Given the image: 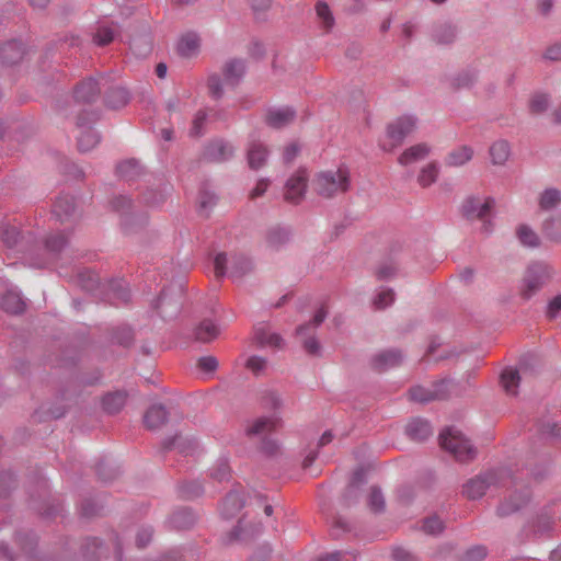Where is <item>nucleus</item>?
Returning <instances> with one entry per match:
<instances>
[{"label": "nucleus", "instance_id": "obj_51", "mask_svg": "<svg viewBox=\"0 0 561 561\" xmlns=\"http://www.w3.org/2000/svg\"><path fill=\"white\" fill-rule=\"evenodd\" d=\"M129 47L138 57H146L151 53V38L148 33L141 36H135L129 41Z\"/></svg>", "mask_w": 561, "mask_h": 561}, {"label": "nucleus", "instance_id": "obj_44", "mask_svg": "<svg viewBox=\"0 0 561 561\" xmlns=\"http://www.w3.org/2000/svg\"><path fill=\"white\" fill-rule=\"evenodd\" d=\"M554 520V512L550 506L543 507L536 516L534 522V531L543 535L551 530Z\"/></svg>", "mask_w": 561, "mask_h": 561}, {"label": "nucleus", "instance_id": "obj_28", "mask_svg": "<svg viewBox=\"0 0 561 561\" xmlns=\"http://www.w3.org/2000/svg\"><path fill=\"white\" fill-rule=\"evenodd\" d=\"M24 55V46L20 41L13 39L5 43L0 48V58L4 65H15L22 60Z\"/></svg>", "mask_w": 561, "mask_h": 561}, {"label": "nucleus", "instance_id": "obj_63", "mask_svg": "<svg viewBox=\"0 0 561 561\" xmlns=\"http://www.w3.org/2000/svg\"><path fill=\"white\" fill-rule=\"evenodd\" d=\"M207 121V114L204 111H198L195 114V117L192 123V127L190 129L191 137H201L205 133V125Z\"/></svg>", "mask_w": 561, "mask_h": 561}, {"label": "nucleus", "instance_id": "obj_17", "mask_svg": "<svg viewBox=\"0 0 561 561\" xmlns=\"http://www.w3.org/2000/svg\"><path fill=\"white\" fill-rule=\"evenodd\" d=\"M526 374L527 367L524 364H520L518 368H505L501 374V383L505 392L510 396H516L518 385Z\"/></svg>", "mask_w": 561, "mask_h": 561}, {"label": "nucleus", "instance_id": "obj_8", "mask_svg": "<svg viewBox=\"0 0 561 561\" xmlns=\"http://www.w3.org/2000/svg\"><path fill=\"white\" fill-rule=\"evenodd\" d=\"M113 207L121 213V225L125 233H134L144 228L148 221L147 215L135 214L131 210L133 202L127 196H118L113 201Z\"/></svg>", "mask_w": 561, "mask_h": 561}, {"label": "nucleus", "instance_id": "obj_39", "mask_svg": "<svg viewBox=\"0 0 561 561\" xmlns=\"http://www.w3.org/2000/svg\"><path fill=\"white\" fill-rule=\"evenodd\" d=\"M0 307L8 313L19 314L25 309V302L21 298L20 294L9 290L1 296Z\"/></svg>", "mask_w": 561, "mask_h": 561}, {"label": "nucleus", "instance_id": "obj_56", "mask_svg": "<svg viewBox=\"0 0 561 561\" xmlns=\"http://www.w3.org/2000/svg\"><path fill=\"white\" fill-rule=\"evenodd\" d=\"M204 493V488L198 481H190L179 485V495L183 500H194Z\"/></svg>", "mask_w": 561, "mask_h": 561}, {"label": "nucleus", "instance_id": "obj_37", "mask_svg": "<svg viewBox=\"0 0 561 561\" xmlns=\"http://www.w3.org/2000/svg\"><path fill=\"white\" fill-rule=\"evenodd\" d=\"M116 173L121 179L133 182L144 174V169L138 160L128 159L117 164Z\"/></svg>", "mask_w": 561, "mask_h": 561}, {"label": "nucleus", "instance_id": "obj_36", "mask_svg": "<svg viewBox=\"0 0 561 561\" xmlns=\"http://www.w3.org/2000/svg\"><path fill=\"white\" fill-rule=\"evenodd\" d=\"M254 341L262 347L271 346L280 348L284 344V340L279 334L268 332L266 325L262 323L255 327Z\"/></svg>", "mask_w": 561, "mask_h": 561}, {"label": "nucleus", "instance_id": "obj_35", "mask_svg": "<svg viewBox=\"0 0 561 561\" xmlns=\"http://www.w3.org/2000/svg\"><path fill=\"white\" fill-rule=\"evenodd\" d=\"M126 400V391L117 390L108 392L102 398V408L107 414H116L124 408Z\"/></svg>", "mask_w": 561, "mask_h": 561}, {"label": "nucleus", "instance_id": "obj_59", "mask_svg": "<svg viewBox=\"0 0 561 561\" xmlns=\"http://www.w3.org/2000/svg\"><path fill=\"white\" fill-rule=\"evenodd\" d=\"M368 506L375 513L383 512L386 502L383 494L378 486H371L368 497Z\"/></svg>", "mask_w": 561, "mask_h": 561}, {"label": "nucleus", "instance_id": "obj_60", "mask_svg": "<svg viewBox=\"0 0 561 561\" xmlns=\"http://www.w3.org/2000/svg\"><path fill=\"white\" fill-rule=\"evenodd\" d=\"M80 285L88 291H95L100 286V279L94 272L83 271L79 274Z\"/></svg>", "mask_w": 561, "mask_h": 561}, {"label": "nucleus", "instance_id": "obj_9", "mask_svg": "<svg viewBox=\"0 0 561 561\" xmlns=\"http://www.w3.org/2000/svg\"><path fill=\"white\" fill-rule=\"evenodd\" d=\"M98 121L94 112H82L77 117V126L81 129L78 137V149L81 152H88L100 142V135L94 131L90 125Z\"/></svg>", "mask_w": 561, "mask_h": 561}, {"label": "nucleus", "instance_id": "obj_55", "mask_svg": "<svg viewBox=\"0 0 561 561\" xmlns=\"http://www.w3.org/2000/svg\"><path fill=\"white\" fill-rule=\"evenodd\" d=\"M546 236L553 241H561V213L547 219L542 225Z\"/></svg>", "mask_w": 561, "mask_h": 561}, {"label": "nucleus", "instance_id": "obj_24", "mask_svg": "<svg viewBox=\"0 0 561 561\" xmlns=\"http://www.w3.org/2000/svg\"><path fill=\"white\" fill-rule=\"evenodd\" d=\"M431 153V147L425 144H416L407 148L398 158L401 165H409L424 160Z\"/></svg>", "mask_w": 561, "mask_h": 561}, {"label": "nucleus", "instance_id": "obj_45", "mask_svg": "<svg viewBox=\"0 0 561 561\" xmlns=\"http://www.w3.org/2000/svg\"><path fill=\"white\" fill-rule=\"evenodd\" d=\"M290 239V231L283 227H273L266 233V242L268 247L278 250L288 243Z\"/></svg>", "mask_w": 561, "mask_h": 561}, {"label": "nucleus", "instance_id": "obj_57", "mask_svg": "<svg viewBox=\"0 0 561 561\" xmlns=\"http://www.w3.org/2000/svg\"><path fill=\"white\" fill-rule=\"evenodd\" d=\"M116 33L114 27L101 25L93 34V43L98 46H106L114 41Z\"/></svg>", "mask_w": 561, "mask_h": 561}, {"label": "nucleus", "instance_id": "obj_38", "mask_svg": "<svg viewBox=\"0 0 561 561\" xmlns=\"http://www.w3.org/2000/svg\"><path fill=\"white\" fill-rule=\"evenodd\" d=\"M314 11L320 26L325 34L332 32L335 25L334 15L325 1L319 0L314 5Z\"/></svg>", "mask_w": 561, "mask_h": 561}, {"label": "nucleus", "instance_id": "obj_31", "mask_svg": "<svg viewBox=\"0 0 561 561\" xmlns=\"http://www.w3.org/2000/svg\"><path fill=\"white\" fill-rule=\"evenodd\" d=\"M168 411L162 404L151 405L144 415V423L149 430H157L168 421Z\"/></svg>", "mask_w": 561, "mask_h": 561}, {"label": "nucleus", "instance_id": "obj_22", "mask_svg": "<svg viewBox=\"0 0 561 561\" xmlns=\"http://www.w3.org/2000/svg\"><path fill=\"white\" fill-rule=\"evenodd\" d=\"M268 157V150L264 144L259 140H252L249 144L247 158L249 167L252 170H259L265 165Z\"/></svg>", "mask_w": 561, "mask_h": 561}, {"label": "nucleus", "instance_id": "obj_46", "mask_svg": "<svg viewBox=\"0 0 561 561\" xmlns=\"http://www.w3.org/2000/svg\"><path fill=\"white\" fill-rule=\"evenodd\" d=\"M129 92L122 87L112 88L106 92L105 103L112 108H121L129 102Z\"/></svg>", "mask_w": 561, "mask_h": 561}, {"label": "nucleus", "instance_id": "obj_5", "mask_svg": "<svg viewBox=\"0 0 561 561\" xmlns=\"http://www.w3.org/2000/svg\"><path fill=\"white\" fill-rule=\"evenodd\" d=\"M439 444L458 461L472 460L477 455V450L470 442L460 431L454 427H449L439 434Z\"/></svg>", "mask_w": 561, "mask_h": 561}, {"label": "nucleus", "instance_id": "obj_25", "mask_svg": "<svg viewBox=\"0 0 561 561\" xmlns=\"http://www.w3.org/2000/svg\"><path fill=\"white\" fill-rule=\"evenodd\" d=\"M197 444L195 439L184 437L181 434H176L173 437L165 438L162 443V448L165 451L178 450L180 454L188 455L195 450Z\"/></svg>", "mask_w": 561, "mask_h": 561}, {"label": "nucleus", "instance_id": "obj_43", "mask_svg": "<svg viewBox=\"0 0 561 561\" xmlns=\"http://www.w3.org/2000/svg\"><path fill=\"white\" fill-rule=\"evenodd\" d=\"M365 483V470L363 468H358L352 478L350 485L346 489L344 494V503L345 505H351L352 503L357 502L358 500V488Z\"/></svg>", "mask_w": 561, "mask_h": 561}, {"label": "nucleus", "instance_id": "obj_34", "mask_svg": "<svg viewBox=\"0 0 561 561\" xmlns=\"http://www.w3.org/2000/svg\"><path fill=\"white\" fill-rule=\"evenodd\" d=\"M457 28L448 22L438 23L433 27L432 38L438 45H449L456 41Z\"/></svg>", "mask_w": 561, "mask_h": 561}, {"label": "nucleus", "instance_id": "obj_49", "mask_svg": "<svg viewBox=\"0 0 561 561\" xmlns=\"http://www.w3.org/2000/svg\"><path fill=\"white\" fill-rule=\"evenodd\" d=\"M20 230L12 225H0V241L9 249L15 248L22 240Z\"/></svg>", "mask_w": 561, "mask_h": 561}, {"label": "nucleus", "instance_id": "obj_64", "mask_svg": "<svg viewBox=\"0 0 561 561\" xmlns=\"http://www.w3.org/2000/svg\"><path fill=\"white\" fill-rule=\"evenodd\" d=\"M15 485V479L12 472L2 471L0 473V499H7Z\"/></svg>", "mask_w": 561, "mask_h": 561}, {"label": "nucleus", "instance_id": "obj_18", "mask_svg": "<svg viewBox=\"0 0 561 561\" xmlns=\"http://www.w3.org/2000/svg\"><path fill=\"white\" fill-rule=\"evenodd\" d=\"M101 93L98 81L94 78H88L76 85L75 99L82 103H92L98 100Z\"/></svg>", "mask_w": 561, "mask_h": 561}, {"label": "nucleus", "instance_id": "obj_61", "mask_svg": "<svg viewBox=\"0 0 561 561\" xmlns=\"http://www.w3.org/2000/svg\"><path fill=\"white\" fill-rule=\"evenodd\" d=\"M16 542L20 545L21 550L27 554L32 556L34 548L37 543L36 537L33 533H24L18 534L15 538Z\"/></svg>", "mask_w": 561, "mask_h": 561}, {"label": "nucleus", "instance_id": "obj_11", "mask_svg": "<svg viewBox=\"0 0 561 561\" xmlns=\"http://www.w3.org/2000/svg\"><path fill=\"white\" fill-rule=\"evenodd\" d=\"M448 396V382L445 380L434 383L431 388L415 386L409 390L410 399L419 403H428L434 400H444L447 399Z\"/></svg>", "mask_w": 561, "mask_h": 561}, {"label": "nucleus", "instance_id": "obj_32", "mask_svg": "<svg viewBox=\"0 0 561 561\" xmlns=\"http://www.w3.org/2000/svg\"><path fill=\"white\" fill-rule=\"evenodd\" d=\"M243 506V495L239 491L233 490L226 495L220 512L222 517L229 519L234 517Z\"/></svg>", "mask_w": 561, "mask_h": 561}, {"label": "nucleus", "instance_id": "obj_54", "mask_svg": "<svg viewBox=\"0 0 561 561\" xmlns=\"http://www.w3.org/2000/svg\"><path fill=\"white\" fill-rule=\"evenodd\" d=\"M438 172L439 169L436 162H431L426 164L424 168H422L417 176L419 184L422 187H428L430 185L436 182Z\"/></svg>", "mask_w": 561, "mask_h": 561}, {"label": "nucleus", "instance_id": "obj_20", "mask_svg": "<svg viewBox=\"0 0 561 561\" xmlns=\"http://www.w3.org/2000/svg\"><path fill=\"white\" fill-rule=\"evenodd\" d=\"M245 61L240 58H232L228 60L222 69L224 78L227 84L236 87L245 75Z\"/></svg>", "mask_w": 561, "mask_h": 561}, {"label": "nucleus", "instance_id": "obj_7", "mask_svg": "<svg viewBox=\"0 0 561 561\" xmlns=\"http://www.w3.org/2000/svg\"><path fill=\"white\" fill-rule=\"evenodd\" d=\"M417 125V118L413 115H402L393 119L387 125L386 136L387 142L381 145L385 151H392L402 145L404 139L412 135Z\"/></svg>", "mask_w": 561, "mask_h": 561}, {"label": "nucleus", "instance_id": "obj_53", "mask_svg": "<svg viewBox=\"0 0 561 561\" xmlns=\"http://www.w3.org/2000/svg\"><path fill=\"white\" fill-rule=\"evenodd\" d=\"M477 71L462 70L453 78L451 85L455 89H470L477 82Z\"/></svg>", "mask_w": 561, "mask_h": 561}, {"label": "nucleus", "instance_id": "obj_40", "mask_svg": "<svg viewBox=\"0 0 561 561\" xmlns=\"http://www.w3.org/2000/svg\"><path fill=\"white\" fill-rule=\"evenodd\" d=\"M529 500L528 493H520L518 495L511 496L508 500L503 501L496 510V513L501 517L508 516L517 512L523 507Z\"/></svg>", "mask_w": 561, "mask_h": 561}, {"label": "nucleus", "instance_id": "obj_15", "mask_svg": "<svg viewBox=\"0 0 561 561\" xmlns=\"http://www.w3.org/2000/svg\"><path fill=\"white\" fill-rule=\"evenodd\" d=\"M67 245V237L62 232L49 234L44 242L46 257L35 261L31 265L34 267H44L55 260L61 250Z\"/></svg>", "mask_w": 561, "mask_h": 561}, {"label": "nucleus", "instance_id": "obj_4", "mask_svg": "<svg viewBox=\"0 0 561 561\" xmlns=\"http://www.w3.org/2000/svg\"><path fill=\"white\" fill-rule=\"evenodd\" d=\"M508 480L507 470H490L467 481L462 486V494L469 500H478L493 486H506Z\"/></svg>", "mask_w": 561, "mask_h": 561}, {"label": "nucleus", "instance_id": "obj_58", "mask_svg": "<svg viewBox=\"0 0 561 561\" xmlns=\"http://www.w3.org/2000/svg\"><path fill=\"white\" fill-rule=\"evenodd\" d=\"M103 550V542L98 538H88L83 546V557L88 561H98L101 551Z\"/></svg>", "mask_w": 561, "mask_h": 561}, {"label": "nucleus", "instance_id": "obj_27", "mask_svg": "<svg viewBox=\"0 0 561 561\" xmlns=\"http://www.w3.org/2000/svg\"><path fill=\"white\" fill-rule=\"evenodd\" d=\"M280 424V420L277 417H259L245 427V434L248 436H260L276 430Z\"/></svg>", "mask_w": 561, "mask_h": 561}, {"label": "nucleus", "instance_id": "obj_62", "mask_svg": "<svg viewBox=\"0 0 561 561\" xmlns=\"http://www.w3.org/2000/svg\"><path fill=\"white\" fill-rule=\"evenodd\" d=\"M210 477L219 482L230 478V467L226 459H219L210 470Z\"/></svg>", "mask_w": 561, "mask_h": 561}, {"label": "nucleus", "instance_id": "obj_10", "mask_svg": "<svg viewBox=\"0 0 561 561\" xmlns=\"http://www.w3.org/2000/svg\"><path fill=\"white\" fill-rule=\"evenodd\" d=\"M327 316H328V311L325 310L324 307H321L317 310V312L313 316V319L310 322L301 324L296 329V334L298 336H304L302 346H304V350L309 355H312V356L320 355L321 345H320L319 341L313 335L308 336L307 333L309 330L317 329L319 325H321V323L325 320Z\"/></svg>", "mask_w": 561, "mask_h": 561}, {"label": "nucleus", "instance_id": "obj_29", "mask_svg": "<svg viewBox=\"0 0 561 561\" xmlns=\"http://www.w3.org/2000/svg\"><path fill=\"white\" fill-rule=\"evenodd\" d=\"M405 433L411 439L415 442H423L432 435L433 431L431 424L426 420L416 417L408 423Z\"/></svg>", "mask_w": 561, "mask_h": 561}, {"label": "nucleus", "instance_id": "obj_19", "mask_svg": "<svg viewBox=\"0 0 561 561\" xmlns=\"http://www.w3.org/2000/svg\"><path fill=\"white\" fill-rule=\"evenodd\" d=\"M295 117L296 111L293 107L271 108L266 114V123L273 128H283L293 123Z\"/></svg>", "mask_w": 561, "mask_h": 561}, {"label": "nucleus", "instance_id": "obj_41", "mask_svg": "<svg viewBox=\"0 0 561 561\" xmlns=\"http://www.w3.org/2000/svg\"><path fill=\"white\" fill-rule=\"evenodd\" d=\"M473 157V149L470 146H460L451 150L446 159L445 164L448 167H462Z\"/></svg>", "mask_w": 561, "mask_h": 561}, {"label": "nucleus", "instance_id": "obj_21", "mask_svg": "<svg viewBox=\"0 0 561 561\" xmlns=\"http://www.w3.org/2000/svg\"><path fill=\"white\" fill-rule=\"evenodd\" d=\"M234 153L233 147L225 140L211 141L205 150V156L214 162H222L230 159Z\"/></svg>", "mask_w": 561, "mask_h": 561}, {"label": "nucleus", "instance_id": "obj_26", "mask_svg": "<svg viewBox=\"0 0 561 561\" xmlns=\"http://www.w3.org/2000/svg\"><path fill=\"white\" fill-rule=\"evenodd\" d=\"M53 213L60 222H68L76 214V204L72 196H59L53 208Z\"/></svg>", "mask_w": 561, "mask_h": 561}, {"label": "nucleus", "instance_id": "obj_14", "mask_svg": "<svg viewBox=\"0 0 561 561\" xmlns=\"http://www.w3.org/2000/svg\"><path fill=\"white\" fill-rule=\"evenodd\" d=\"M403 359L404 355L401 350L389 348L375 354L370 359V366L374 370L382 373L400 366Z\"/></svg>", "mask_w": 561, "mask_h": 561}, {"label": "nucleus", "instance_id": "obj_50", "mask_svg": "<svg viewBox=\"0 0 561 561\" xmlns=\"http://www.w3.org/2000/svg\"><path fill=\"white\" fill-rule=\"evenodd\" d=\"M561 204V191L556 187L546 188L539 196V207L551 210Z\"/></svg>", "mask_w": 561, "mask_h": 561}, {"label": "nucleus", "instance_id": "obj_48", "mask_svg": "<svg viewBox=\"0 0 561 561\" xmlns=\"http://www.w3.org/2000/svg\"><path fill=\"white\" fill-rule=\"evenodd\" d=\"M489 152L493 164L503 165L511 154V148L506 140H497L492 144Z\"/></svg>", "mask_w": 561, "mask_h": 561}, {"label": "nucleus", "instance_id": "obj_23", "mask_svg": "<svg viewBox=\"0 0 561 561\" xmlns=\"http://www.w3.org/2000/svg\"><path fill=\"white\" fill-rule=\"evenodd\" d=\"M153 307L159 310L162 318L171 319L179 313L181 302L179 299L170 296L165 290H162Z\"/></svg>", "mask_w": 561, "mask_h": 561}, {"label": "nucleus", "instance_id": "obj_16", "mask_svg": "<svg viewBox=\"0 0 561 561\" xmlns=\"http://www.w3.org/2000/svg\"><path fill=\"white\" fill-rule=\"evenodd\" d=\"M105 291V297L110 304L118 306L127 304L130 299V291L127 283L124 279L108 280L102 284Z\"/></svg>", "mask_w": 561, "mask_h": 561}, {"label": "nucleus", "instance_id": "obj_12", "mask_svg": "<svg viewBox=\"0 0 561 561\" xmlns=\"http://www.w3.org/2000/svg\"><path fill=\"white\" fill-rule=\"evenodd\" d=\"M494 204L495 201L492 197H488L482 201L478 196H469L463 201L461 211L469 220H484L489 216Z\"/></svg>", "mask_w": 561, "mask_h": 561}, {"label": "nucleus", "instance_id": "obj_47", "mask_svg": "<svg viewBox=\"0 0 561 561\" xmlns=\"http://www.w3.org/2000/svg\"><path fill=\"white\" fill-rule=\"evenodd\" d=\"M199 48V37L195 33H187L178 43V53L182 57H192Z\"/></svg>", "mask_w": 561, "mask_h": 561}, {"label": "nucleus", "instance_id": "obj_1", "mask_svg": "<svg viewBox=\"0 0 561 561\" xmlns=\"http://www.w3.org/2000/svg\"><path fill=\"white\" fill-rule=\"evenodd\" d=\"M313 191L323 198L345 193L351 187V175L347 168L340 167L336 170L322 171L316 174L312 181Z\"/></svg>", "mask_w": 561, "mask_h": 561}, {"label": "nucleus", "instance_id": "obj_42", "mask_svg": "<svg viewBox=\"0 0 561 561\" xmlns=\"http://www.w3.org/2000/svg\"><path fill=\"white\" fill-rule=\"evenodd\" d=\"M218 201L217 195L207 186L199 190L197 197V209L202 216L208 217Z\"/></svg>", "mask_w": 561, "mask_h": 561}, {"label": "nucleus", "instance_id": "obj_52", "mask_svg": "<svg viewBox=\"0 0 561 561\" xmlns=\"http://www.w3.org/2000/svg\"><path fill=\"white\" fill-rule=\"evenodd\" d=\"M516 237L524 247L537 248L540 244L538 234L527 225L518 226Z\"/></svg>", "mask_w": 561, "mask_h": 561}, {"label": "nucleus", "instance_id": "obj_2", "mask_svg": "<svg viewBox=\"0 0 561 561\" xmlns=\"http://www.w3.org/2000/svg\"><path fill=\"white\" fill-rule=\"evenodd\" d=\"M553 277L552 267L542 261H535L527 265L519 284V296L524 300L531 299L543 287H546Z\"/></svg>", "mask_w": 561, "mask_h": 561}, {"label": "nucleus", "instance_id": "obj_33", "mask_svg": "<svg viewBox=\"0 0 561 561\" xmlns=\"http://www.w3.org/2000/svg\"><path fill=\"white\" fill-rule=\"evenodd\" d=\"M220 333L218 325L211 320H203L193 331L194 340L201 343H210Z\"/></svg>", "mask_w": 561, "mask_h": 561}, {"label": "nucleus", "instance_id": "obj_3", "mask_svg": "<svg viewBox=\"0 0 561 561\" xmlns=\"http://www.w3.org/2000/svg\"><path fill=\"white\" fill-rule=\"evenodd\" d=\"M216 277L221 278L228 274L233 282L241 280L254 270L253 262L244 254H232L220 252L214 259Z\"/></svg>", "mask_w": 561, "mask_h": 561}, {"label": "nucleus", "instance_id": "obj_13", "mask_svg": "<svg viewBox=\"0 0 561 561\" xmlns=\"http://www.w3.org/2000/svg\"><path fill=\"white\" fill-rule=\"evenodd\" d=\"M307 173L305 170H298L296 174L290 176L285 184V199L293 204L302 201L307 190Z\"/></svg>", "mask_w": 561, "mask_h": 561}, {"label": "nucleus", "instance_id": "obj_6", "mask_svg": "<svg viewBox=\"0 0 561 561\" xmlns=\"http://www.w3.org/2000/svg\"><path fill=\"white\" fill-rule=\"evenodd\" d=\"M439 444L458 461L472 460L477 455V450L470 442L460 431L454 427H449L439 434Z\"/></svg>", "mask_w": 561, "mask_h": 561}, {"label": "nucleus", "instance_id": "obj_30", "mask_svg": "<svg viewBox=\"0 0 561 561\" xmlns=\"http://www.w3.org/2000/svg\"><path fill=\"white\" fill-rule=\"evenodd\" d=\"M195 522V514L187 507L175 511L168 519L170 528L176 530L190 529Z\"/></svg>", "mask_w": 561, "mask_h": 561}]
</instances>
